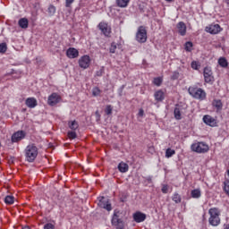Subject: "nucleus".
Instances as JSON below:
<instances>
[{"label": "nucleus", "instance_id": "ea45409f", "mask_svg": "<svg viewBox=\"0 0 229 229\" xmlns=\"http://www.w3.org/2000/svg\"><path fill=\"white\" fill-rule=\"evenodd\" d=\"M161 191L163 192V194H167V192H169V185L164 184L162 186Z\"/></svg>", "mask_w": 229, "mask_h": 229}, {"label": "nucleus", "instance_id": "423d86ee", "mask_svg": "<svg viewBox=\"0 0 229 229\" xmlns=\"http://www.w3.org/2000/svg\"><path fill=\"white\" fill-rule=\"evenodd\" d=\"M203 74H204V81L206 83H213V81H214V73L212 72V68L205 67Z\"/></svg>", "mask_w": 229, "mask_h": 229}, {"label": "nucleus", "instance_id": "c03bdc74", "mask_svg": "<svg viewBox=\"0 0 229 229\" xmlns=\"http://www.w3.org/2000/svg\"><path fill=\"white\" fill-rule=\"evenodd\" d=\"M95 115L98 122L101 121V114H99V111H96Z\"/></svg>", "mask_w": 229, "mask_h": 229}, {"label": "nucleus", "instance_id": "a878e982", "mask_svg": "<svg viewBox=\"0 0 229 229\" xmlns=\"http://www.w3.org/2000/svg\"><path fill=\"white\" fill-rule=\"evenodd\" d=\"M68 126H69L70 130H72L73 131H76V130H78V128H80V124H78V122H76V120L69 122Z\"/></svg>", "mask_w": 229, "mask_h": 229}, {"label": "nucleus", "instance_id": "ddd939ff", "mask_svg": "<svg viewBox=\"0 0 229 229\" xmlns=\"http://www.w3.org/2000/svg\"><path fill=\"white\" fill-rule=\"evenodd\" d=\"M176 28L178 30V33L182 37H185V35L187 34V25H185V22L183 21L178 22L176 25Z\"/></svg>", "mask_w": 229, "mask_h": 229}, {"label": "nucleus", "instance_id": "412c9836", "mask_svg": "<svg viewBox=\"0 0 229 229\" xmlns=\"http://www.w3.org/2000/svg\"><path fill=\"white\" fill-rule=\"evenodd\" d=\"M182 110H183V108H182L181 106L175 107L174 110V115L177 121H180L182 119V114H183V111Z\"/></svg>", "mask_w": 229, "mask_h": 229}, {"label": "nucleus", "instance_id": "a18cd8bd", "mask_svg": "<svg viewBox=\"0 0 229 229\" xmlns=\"http://www.w3.org/2000/svg\"><path fill=\"white\" fill-rule=\"evenodd\" d=\"M96 76H98V77L103 76V69L98 71V72H96Z\"/></svg>", "mask_w": 229, "mask_h": 229}, {"label": "nucleus", "instance_id": "b1692460", "mask_svg": "<svg viewBox=\"0 0 229 229\" xmlns=\"http://www.w3.org/2000/svg\"><path fill=\"white\" fill-rule=\"evenodd\" d=\"M191 194V198L198 199L201 198V190H199V189L192 190Z\"/></svg>", "mask_w": 229, "mask_h": 229}, {"label": "nucleus", "instance_id": "c9c22d12", "mask_svg": "<svg viewBox=\"0 0 229 229\" xmlns=\"http://www.w3.org/2000/svg\"><path fill=\"white\" fill-rule=\"evenodd\" d=\"M92 95L94 97H98L101 95V89H99V88L96 87L92 89Z\"/></svg>", "mask_w": 229, "mask_h": 229}, {"label": "nucleus", "instance_id": "603ef678", "mask_svg": "<svg viewBox=\"0 0 229 229\" xmlns=\"http://www.w3.org/2000/svg\"><path fill=\"white\" fill-rule=\"evenodd\" d=\"M148 182H151V177H149V178L148 179Z\"/></svg>", "mask_w": 229, "mask_h": 229}, {"label": "nucleus", "instance_id": "f3484780", "mask_svg": "<svg viewBox=\"0 0 229 229\" xmlns=\"http://www.w3.org/2000/svg\"><path fill=\"white\" fill-rule=\"evenodd\" d=\"M203 121L208 126H216L217 124V122L210 115H204Z\"/></svg>", "mask_w": 229, "mask_h": 229}, {"label": "nucleus", "instance_id": "7ed1b4c3", "mask_svg": "<svg viewBox=\"0 0 229 229\" xmlns=\"http://www.w3.org/2000/svg\"><path fill=\"white\" fill-rule=\"evenodd\" d=\"M190 96L193 97L194 99H199V101H205L207 99V92L203 89L198 87H190L188 89Z\"/></svg>", "mask_w": 229, "mask_h": 229}, {"label": "nucleus", "instance_id": "6ab92c4d", "mask_svg": "<svg viewBox=\"0 0 229 229\" xmlns=\"http://www.w3.org/2000/svg\"><path fill=\"white\" fill-rule=\"evenodd\" d=\"M212 106L216 108V112H221V110H223V102L221 99H214Z\"/></svg>", "mask_w": 229, "mask_h": 229}, {"label": "nucleus", "instance_id": "f704fd0d", "mask_svg": "<svg viewBox=\"0 0 229 229\" xmlns=\"http://www.w3.org/2000/svg\"><path fill=\"white\" fill-rule=\"evenodd\" d=\"M185 51H188V53H191L192 51V42L188 41L184 45Z\"/></svg>", "mask_w": 229, "mask_h": 229}, {"label": "nucleus", "instance_id": "f03ea898", "mask_svg": "<svg viewBox=\"0 0 229 229\" xmlns=\"http://www.w3.org/2000/svg\"><path fill=\"white\" fill-rule=\"evenodd\" d=\"M38 156V148L35 143L29 144L25 148V157L27 162H35V158Z\"/></svg>", "mask_w": 229, "mask_h": 229}, {"label": "nucleus", "instance_id": "4be33fe9", "mask_svg": "<svg viewBox=\"0 0 229 229\" xmlns=\"http://www.w3.org/2000/svg\"><path fill=\"white\" fill-rule=\"evenodd\" d=\"M18 24H19L20 28H21L22 30H27V28L29 26L28 19H26V18L20 19L18 21Z\"/></svg>", "mask_w": 229, "mask_h": 229}, {"label": "nucleus", "instance_id": "dca6fc26", "mask_svg": "<svg viewBox=\"0 0 229 229\" xmlns=\"http://www.w3.org/2000/svg\"><path fill=\"white\" fill-rule=\"evenodd\" d=\"M25 105H26V106H28V108H35V106H37L38 105V103L37 102V98H28L25 100Z\"/></svg>", "mask_w": 229, "mask_h": 229}, {"label": "nucleus", "instance_id": "39448f33", "mask_svg": "<svg viewBox=\"0 0 229 229\" xmlns=\"http://www.w3.org/2000/svg\"><path fill=\"white\" fill-rule=\"evenodd\" d=\"M191 151H194L195 153H207L208 151V145H207L205 142H196L191 144Z\"/></svg>", "mask_w": 229, "mask_h": 229}, {"label": "nucleus", "instance_id": "393cba45", "mask_svg": "<svg viewBox=\"0 0 229 229\" xmlns=\"http://www.w3.org/2000/svg\"><path fill=\"white\" fill-rule=\"evenodd\" d=\"M130 4V0H116V4L119 8H126Z\"/></svg>", "mask_w": 229, "mask_h": 229}, {"label": "nucleus", "instance_id": "20e7f679", "mask_svg": "<svg viewBox=\"0 0 229 229\" xmlns=\"http://www.w3.org/2000/svg\"><path fill=\"white\" fill-rule=\"evenodd\" d=\"M136 40L140 42V44H144L148 40V30H146V27L140 26L138 31L136 33Z\"/></svg>", "mask_w": 229, "mask_h": 229}, {"label": "nucleus", "instance_id": "9d476101", "mask_svg": "<svg viewBox=\"0 0 229 229\" xmlns=\"http://www.w3.org/2000/svg\"><path fill=\"white\" fill-rule=\"evenodd\" d=\"M112 225L116 226V229H124V222L119 217V215L114 214L112 218Z\"/></svg>", "mask_w": 229, "mask_h": 229}, {"label": "nucleus", "instance_id": "5701e85b", "mask_svg": "<svg viewBox=\"0 0 229 229\" xmlns=\"http://www.w3.org/2000/svg\"><path fill=\"white\" fill-rule=\"evenodd\" d=\"M128 164L124 163V162H121L118 165V171H120V173H128Z\"/></svg>", "mask_w": 229, "mask_h": 229}, {"label": "nucleus", "instance_id": "bb28decb", "mask_svg": "<svg viewBox=\"0 0 229 229\" xmlns=\"http://www.w3.org/2000/svg\"><path fill=\"white\" fill-rule=\"evenodd\" d=\"M218 64L220 65V67L226 69V67H228V61L225 57H220L218 59Z\"/></svg>", "mask_w": 229, "mask_h": 229}, {"label": "nucleus", "instance_id": "3c124183", "mask_svg": "<svg viewBox=\"0 0 229 229\" xmlns=\"http://www.w3.org/2000/svg\"><path fill=\"white\" fill-rule=\"evenodd\" d=\"M21 229H30V226L22 227Z\"/></svg>", "mask_w": 229, "mask_h": 229}, {"label": "nucleus", "instance_id": "c85d7f7f", "mask_svg": "<svg viewBox=\"0 0 229 229\" xmlns=\"http://www.w3.org/2000/svg\"><path fill=\"white\" fill-rule=\"evenodd\" d=\"M14 199L15 198L13 196L7 195L4 198V203H6V205H13Z\"/></svg>", "mask_w": 229, "mask_h": 229}, {"label": "nucleus", "instance_id": "4c0bfd02", "mask_svg": "<svg viewBox=\"0 0 229 229\" xmlns=\"http://www.w3.org/2000/svg\"><path fill=\"white\" fill-rule=\"evenodd\" d=\"M68 137L69 139H76V137H78V135L76 134V131H68Z\"/></svg>", "mask_w": 229, "mask_h": 229}, {"label": "nucleus", "instance_id": "72a5a7b5", "mask_svg": "<svg viewBox=\"0 0 229 229\" xmlns=\"http://www.w3.org/2000/svg\"><path fill=\"white\" fill-rule=\"evenodd\" d=\"M176 151H174V149L167 148L165 151V157L166 158H171V157H173V155H174Z\"/></svg>", "mask_w": 229, "mask_h": 229}, {"label": "nucleus", "instance_id": "a19ab883", "mask_svg": "<svg viewBox=\"0 0 229 229\" xmlns=\"http://www.w3.org/2000/svg\"><path fill=\"white\" fill-rule=\"evenodd\" d=\"M178 78H180V72H174L173 74H172L171 79H172V80H178Z\"/></svg>", "mask_w": 229, "mask_h": 229}, {"label": "nucleus", "instance_id": "09e8293b", "mask_svg": "<svg viewBox=\"0 0 229 229\" xmlns=\"http://www.w3.org/2000/svg\"><path fill=\"white\" fill-rule=\"evenodd\" d=\"M224 229H229V224H225V225H224Z\"/></svg>", "mask_w": 229, "mask_h": 229}, {"label": "nucleus", "instance_id": "e433bc0d", "mask_svg": "<svg viewBox=\"0 0 229 229\" xmlns=\"http://www.w3.org/2000/svg\"><path fill=\"white\" fill-rule=\"evenodd\" d=\"M7 49H8V47L6 46V43L0 44V53H6Z\"/></svg>", "mask_w": 229, "mask_h": 229}, {"label": "nucleus", "instance_id": "2f4dec72", "mask_svg": "<svg viewBox=\"0 0 229 229\" xmlns=\"http://www.w3.org/2000/svg\"><path fill=\"white\" fill-rule=\"evenodd\" d=\"M162 81H164L161 77H157V78H154L153 80V83L154 85H157V87H160V85H162Z\"/></svg>", "mask_w": 229, "mask_h": 229}, {"label": "nucleus", "instance_id": "58836bf2", "mask_svg": "<svg viewBox=\"0 0 229 229\" xmlns=\"http://www.w3.org/2000/svg\"><path fill=\"white\" fill-rule=\"evenodd\" d=\"M115 49H117V45L114 42H113L109 48V53H115Z\"/></svg>", "mask_w": 229, "mask_h": 229}, {"label": "nucleus", "instance_id": "473e14b6", "mask_svg": "<svg viewBox=\"0 0 229 229\" xmlns=\"http://www.w3.org/2000/svg\"><path fill=\"white\" fill-rule=\"evenodd\" d=\"M114 110V107L111 105H107L105 109V114L106 115H112V112Z\"/></svg>", "mask_w": 229, "mask_h": 229}, {"label": "nucleus", "instance_id": "a211bd4d", "mask_svg": "<svg viewBox=\"0 0 229 229\" xmlns=\"http://www.w3.org/2000/svg\"><path fill=\"white\" fill-rule=\"evenodd\" d=\"M133 219L136 223H142L143 221H146V214L141 212H136L133 215Z\"/></svg>", "mask_w": 229, "mask_h": 229}, {"label": "nucleus", "instance_id": "c756f323", "mask_svg": "<svg viewBox=\"0 0 229 229\" xmlns=\"http://www.w3.org/2000/svg\"><path fill=\"white\" fill-rule=\"evenodd\" d=\"M191 69H194V71H198L201 67V64L198 61H192L191 64Z\"/></svg>", "mask_w": 229, "mask_h": 229}, {"label": "nucleus", "instance_id": "cd10ccee", "mask_svg": "<svg viewBox=\"0 0 229 229\" xmlns=\"http://www.w3.org/2000/svg\"><path fill=\"white\" fill-rule=\"evenodd\" d=\"M172 200L178 204V203H182V195L178 194V193H174L173 196H172Z\"/></svg>", "mask_w": 229, "mask_h": 229}, {"label": "nucleus", "instance_id": "7c9ffc66", "mask_svg": "<svg viewBox=\"0 0 229 229\" xmlns=\"http://www.w3.org/2000/svg\"><path fill=\"white\" fill-rule=\"evenodd\" d=\"M47 12L48 15L53 16L55 13H56V7H55V5H49Z\"/></svg>", "mask_w": 229, "mask_h": 229}, {"label": "nucleus", "instance_id": "9b49d317", "mask_svg": "<svg viewBox=\"0 0 229 229\" xmlns=\"http://www.w3.org/2000/svg\"><path fill=\"white\" fill-rule=\"evenodd\" d=\"M223 29L219 24H211L208 27H206V31L210 33L211 35H217V33H221Z\"/></svg>", "mask_w": 229, "mask_h": 229}, {"label": "nucleus", "instance_id": "f257e3e1", "mask_svg": "<svg viewBox=\"0 0 229 229\" xmlns=\"http://www.w3.org/2000/svg\"><path fill=\"white\" fill-rule=\"evenodd\" d=\"M209 218L208 223L211 226H219L221 225V209L218 208H211L208 210Z\"/></svg>", "mask_w": 229, "mask_h": 229}, {"label": "nucleus", "instance_id": "0eeeda50", "mask_svg": "<svg viewBox=\"0 0 229 229\" xmlns=\"http://www.w3.org/2000/svg\"><path fill=\"white\" fill-rule=\"evenodd\" d=\"M98 29L100 30L101 33L105 35V37H110V34L112 33V28H110L108 23L101 21L98 24Z\"/></svg>", "mask_w": 229, "mask_h": 229}, {"label": "nucleus", "instance_id": "f8f14e48", "mask_svg": "<svg viewBox=\"0 0 229 229\" xmlns=\"http://www.w3.org/2000/svg\"><path fill=\"white\" fill-rule=\"evenodd\" d=\"M98 207H100V208H106V210H108V212L112 210V205L108 203V199H106L105 197H100L98 199Z\"/></svg>", "mask_w": 229, "mask_h": 229}, {"label": "nucleus", "instance_id": "de8ad7c7", "mask_svg": "<svg viewBox=\"0 0 229 229\" xmlns=\"http://www.w3.org/2000/svg\"><path fill=\"white\" fill-rule=\"evenodd\" d=\"M226 181L229 182V170L227 171V175L225 176Z\"/></svg>", "mask_w": 229, "mask_h": 229}, {"label": "nucleus", "instance_id": "aec40b11", "mask_svg": "<svg viewBox=\"0 0 229 229\" xmlns=\"http://www.w3.org/2000/svg\"><path fill=\"white\" fill-rule=\"evenodd\" d=\"M154 97L156 101H164V99L165 98V95L164 91H162V89L156 91Z\"/></svg>", "mask_w": 229, "mask_h": 229}, {"label": "nucleus", "instance_id": "1a4fd4ad", "mask_svg": "<svg viewBox=\"0 0 229 229\" xmlns=\"http://www.w3.org/2000/svg\"><path fill=\"white\" fill-rule=\"evenodd\" d=\"M79 66L81 69H89L90 67V56L83 55L79 59Z\"/></svg>", "mask_w": 229, "mask_h": 229}, {"label": "nucleus", "instance_id": "49530a36", "mask_svg": "<svg viewBox=\"0 0 229 229\" xmlns=\"http://www.w3.org/2000/svg\"><path fill=\"white\" fill-rule=\"evenodd\" d=\"M140 117H142L144 115V110L143 109H140L139 114Z\"/></svg>", "mask_w": 229, "mask_h": 229}, {"label": "nucleus", "instance_id": "6e6552de", "mask_svg": "<svg viewBox=\"0 0 229 229\" xmlns=\"http://www.w3.org/2000/svg\"><path fill=\"white\" fill-rule=\"evenodd\" d=\"M62 97H60V95H58L57 93H52L48 97L47 103L49 106H55V105H58V103H60Z\"/></svg>", "mask_w": 229, "mask_h": 229}, {"label": "nucleus", "instance_id": "79ce46f5", "mask_svg": "<svg viewBox=\"0 0 229 229\" xmlns=\"http://www.w3.org/2000/svg\"><path fill=\"white\" fill-rule=\"evenodd\" d=\"M44 229H55V225L51 223L46 224Z\"/></svg>", "mask_w": 229, "mask_h": 229}, {"label": "nucleus", "instance_id": "37998d69", "mask_svg": "<svg viewBox=\"0 0 229 229\" xmlns=\"http://www.w3.org/2000/svg\"><path fill=\"white\" fill-rule=\"evenodd\" d=\"M74 3V0H66L65 1V6L66 8H71V4Z\"/></svg>", "mask_w": 229, "mask_h": 229}, {"label": "nucleus", "instance_id": "2eb2a0df", "mask_svg": "<svg viewBox=\"0 0 229 229\" xmlns=\"http://www.w3.org/2000/svg\"><path fill=\"white\" fill-rule=\"evenodd\" d=\"M80 55V52L78 51V49L74 48V47H70L67 49L66 51V56L68 58H78V56Z\"/></svg>", "mask_w": 229, "mask_h": 229}, {"label": "nucleus", "instance_id": "4468645a", "mask_svg": "<svg viewBox=\"0 0 229 229\" xmlns=\"http://www.w3.org/2000/svg\"><path fill=\"white\" fill-rule=\"evenodd\" d=\"M24 137H26V133L24 132V131H17L14 134H13L12 141L19 142L20 140H22V139H24Z\"/></svg>", "mask_w": 229, "mask_h": 229}, {"label": "nucleus", "instance_id": "8fccbe9b", "mask_svg": "<svg viewBox=\"0 0 229 229\" xmlns=\"http://www.w3.org/2000/svg\"><path fill=\"white\" fill-rule=\"evenodd\" d=\"M225 3H226L227 6H229V0H224Z\"/></svg>", "mask_w": 229, "mask_h": 229}]
</instances>
